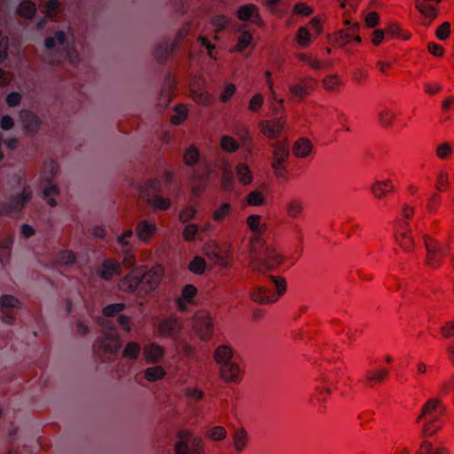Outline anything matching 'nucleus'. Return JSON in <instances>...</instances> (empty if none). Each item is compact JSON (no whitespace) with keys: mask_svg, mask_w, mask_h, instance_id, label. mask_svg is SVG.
<instances>
[{"mask_svg":"<svg viewBox=\"0 0 454 454\" xmlns=\"http://www.w3.org/2000/svg\"><path fill=\"white\" fill-rule=\"evenodd\" d=\"M340 348L336 345H326L322 350L323 359L330 363L333 362L335 365L316 380L314 396L318 401L325 402L336 387L337 383L342 380L346 375L344 364L340 361Z\"/></svg>","mask_w":454,"mask_h":454,"instance_id":"nucleus-1","label":"nucleus"},{"mask_svg":"<svg viewBox=\"0 0 454 454\" xmlns=\"http://www.w3.org/2000/svg\"><path fill=\"white\" fill-rule=\"evenodd\" d=\"M445 412V407L439 398L428 399L421 407V411L416 418V423L424 421L423 436H431L442 428L441 418Z\"/></svg>","mask_w":454,"mask_h":454,"instance_id":"nucleus-2","label":"nucleus"},{"mask_svg":"<svg viewBox=\"0 0 454 454\" xmlns=\"http://www.w3.org/2000/svg\"><path fill=\"white\" fill-rule=\"evenodd\" d=\"M272 286H255L250 293V299L261 305L277 302L283 296L287 289L286 281L280 276H270Z\"/></svg>","mask_w":454,"mask_h":454,"instance_id":"nucleus-3","label":"nucleus"},{"mask_svg":"<svg viewBox=\"0 0 454 454\" xmlns=\"http://www.w3.org/2000/svg\"><path fill=\"white\" fill-rule=\"evenodd\" d=\"M290 156L287 140H279L272 145V158L270 167L278 179H287V163Z\"/></svg>","mask_w":454,"mask_h":454,"instance_id":"nucleus-4","label":"nucleus"},{"mask_svg":"<svg viewBox=\"0 0 454 454\" xmlns=\"http://www.w3.org/2000/svg\"><path fill=\"white\" fill-rule=\"evenodd\" d=\"M178 441L174 444L175 454H204L205 443L201 437L193 436L190 429L177 432Z\"/></svg>","mask_w":454,"mask_h":454,"instance_id":"nucleus-5","label":"nucleus"},{"mask_svg":"<svg viewBox=\"0 0 454 454\" xmlns=\"http://www.w3.org/2000/svg\"><path fill=\"white\" fill-rule=\"evenodd\" d=\"M32 197L33 191L31 187L25 185L20 193L12 196L8 202L0 205V215L9 217L19 216Z\"/></svg>","mask_w":454,"mask_h":454,"instance_id":"nucleus-6","label":"nucleus"},{"mask_svg":"<svg viewBox=\"0 0 454 454\" xmlns=\"http://www.w3.org/2000/svg\"><path fill=\"white\" fill-rule=\"evenodd\" d=\"M257 247V252H251L258 255L263 254V258L258 261V263L262 265L258 266L259 270H273L284 262L285 257L278 251L277 247L273 244L267 245L265 241H263V245H258Z\"/></svg>","mask_w":454,"mask_h":454,"instance_id":"nucleus-7","label":"nucleus"},{"mask_svg":"<svg viewBox=\"0 0 454 454\" xmlns=\"http://www.w3.org/2000/svg\"><path fill=\"white\" fill-rule=\"evenodd\" d=\"M140 278L142 280V295L147 296L154 291L160 284L165 274V268L161 264H155L145 271H141Z\"/></svg>","mask_w":454,"mask_h":454,"instance_id":"nucleus-8","label":"nucleus"},{"mask_svg":"<svg viewBox=\"0 0 454 454\" xmlns=\"http://www.w3.org/2000/svg\"><path fill=\"white\" fill-rule=\"evenodd\" d=\"M117 287L123 293L136 294L139 297H145V295H142L140 268L133 269L124 277L121 278L117 283Z\"/></svg>","mask_w":454,"mask_h":454,"instance_id":"nucleus-9","label":"nucleus"},{"mask_svg":"<svg viewBox=\"0 0 454 454\" xmlns=\"http://www.w3.org/2000/svg\"><path fill=\"white\" fill-rule=\"evenodd\" d=\"M262 217L259 215H250L247 218V224L248 229L253 232L250 239L251 251L257 252L258 245H263L262 234L267 230V224L261 223Z\"/></svg>","mask_w":454,"mask_h":454,"instance_id":"nucleus-10","label":"nucleus"},{"mask_svg":"<svg viewBox=\"0 0 454 454\" xmlns=\"http://www.w3.org/2000/svg\"><path fill=\"white\" fill-rule=\"evenodd\" d=\"M424 243L427 249V265L433 269L440 267L444 255L442 246L428 235L424 236Z\"/></svg>","mask_w":454,"mask_h":454,"instance_id":"nucleus-11","label":"nucleus"},{"mask_svg":"<svg viewBox=\"0 0 454 454\" xmlns=\"http://www.w3.org/2000/svg\"><path fill=\"white\" fill-rule=\"evenodd\" d=\"M21 302L19 299L11 294H3L0 297V318L8 325L14 324L16 315L13 309L20 308Z\"/></svg>","mask_w":454,"mask_h":454,"instance_id":"nucleus-12","label":"nucleus"},{"mask_svg":"<svg viewBox=\"0 0 454 454\" xmlns=\"http://www.w3.org/2000/svg\"><path fill=\"white\" fill-rule=\"evenodd\" d=\"M219 378L227 384H239L244 378V366L240 360L218 369Z\"/></svg>","mask_w":454,"mask_h":454,"instance_id":"nucleus-13","label":"nucleus"},{"mask_svg":"<svg viewBox=\"0 0 454 454\" xmlns=\"http://www.w3.org/2000/svg\"><path fill=\"white\" fill-rule=\"evenodd\" d=\"M236 16L240 21L251 22L258 27H265L259 7L254 4H246L239 6L237 9Z\"/></svg>","mask_w":454,"mask_h":454,"instance_id":"nucleus-14","label":"nucleus"},{"mask_svg":"<svg viewBox=\"0 0 454 454\" xmlns=\"http://www.w3.org/2000/svg\"><path fill=\"white\" fill-rule=\"evenodd\" d=\"M191 98L199 105L208 106L212 103V96L205 90V80L202 76L194 77L190 82Z\"/></svg>","mask_w":454,"mask_h":454,"instance_id":"nucleus-15","label":"nucleus"},{"mask_svg":"<svg viewBox=\"0 0 454 454\" xmlns=\"http://www.w3.org/2000/svg\"><path fill=\"white\" fill-rule=\"evenodd\" d=\"M416 10L424 18L423 25L430 26L439 15V6H436L431 0H414Z\"/></svg>","mask_w":454,"mask_h":454,"instance_id":"nucleus-16","label":"nucleus"},{"mask_svg":"<svg viewBox=\"0 0 454 454\" xmlns=\"http://www.w3.org/2000/svg\"><path fill=\"white\" fill-rule=\"evenodd\" d=\"M99 347L104 352L109 354H115L120 349V337L114 326L104 330V336L99 340Z\"/></svg>","mask_w":454,"mask_h":454,"instance_id":"nucleus-17","label":"nucleus"},{"mask_svg":"<svg viewBox=\"0 0 454 454\" xmlns=\"http://www.w3.org/2000/svg\"><path fill=\"white\" fill-rule=\"evenodd\" d=\"M359 31L360 27L358 23H353L352 26L340 29L335 33L334 41L340 47L348 44L352 41L360 43L362 42V38L359 35Z\"/></svg>","mask_w":454,"mask_h":454,"instance_id":"nucleus-18","label":"nucleus"},{"mask_svg":"<svg viewBox=\"0 0 454 454\" xmlns=\"http://www.w3.org/2000/svg\"><path fill=\"white\" fill-rule=\"evenodd\" d=\"M182 329L181 322L174 317L164 318L158 325V333L162 338L176 339Z\"/></svg>","mask_w":454,"mask_h":454,"instance_id":"nucleus-19","label":"nucleus"},{"mask_svg":"<svg viewBox=\"0 0 454 454\" xmlns=\"http://www.w3.org/2000/svg\"><path fill=\"white\" fill-rule=\"evenodd\" d=\"M317 82L313 78H304L300 82L290 85V93L300 101L305 99L317 88Z\"/></svg>","mask_w":454,"mask_h":454,"instance_id":"nucleus-20","label":"nucleus"},{"mask_svg":"<svg viewBox=\"0 0 454 454\" xmlns=\"http://www.w3.org/2000/svg\"><path fill=\"white\" fill-rule=\"evenodd\" d=\"M285 125L286 121L282 117L274 120L261 121L258 123L261 133L271 139L277 138L281 135Z\"/></svg>","mask_w":454,"mask_h":454,"instance_id":"nucleus-21","label":"nucleus"},{"mask_svg":"<svg viewBox=\"0 0 454 454\" xmlns=\"http://www.w3.org/2000/svg\"><path fill=\"white\" fill-rule=\"evenodd\" d=\"M213 357L218 369L239 360L233 348L229 345L217 346L214 350Z\"/></svg>","mask_w":454,"mask_h":454,"instance_id":"nucleus-22","label":"nucleus"},{"mask_svg":"<svg viewBox=\"0 0 454 454\" xmlns=\"http://www.w3.org/2000/svg\"><path fill=\"white\" fill-rule=\"evenodd\" d=\"M188 30L189 29L187 27H182L177 32L176 37L172 43L170 48L167 43H162L156 47L154 51V56L159 62L162 63L168 58V56L176 50L179 43L187 35Z\"/></svg>","mask_w":454,"mask_h":454,"instance_id":"nucleus-23","label":"nucleus"},{"mask_svg":"<svg viewBox=\"0 0 454 454\" xmlns=\"http://www.w3.org/2000/svg\"><path fill=\"white\" fill-rule=\"evenodd\" d=\"M395 239L399 246L406 252H411L415 247L414 239L411 231L408 229V223L406 222H397Z\"/></svg>","mask_w":454,"mask_h":454,"instance_id":"nucleus-24","label":"nucleus"},{"mask_svg":"<svg viewBox=\"0 0 454 454\" xmlns=\"http://www.w3.org/2000/svg\"><path fill=\"white\" fill-rule=\"evenodd\" d=\"M388 375V370L383 367L368 370L364 376L363 383L366 387H374L382 384Z\"/></svg>","mask_w":454,"mask_h":454,"instance_id":"nucleus-25","label":"nucleus"},{"mask_svg":"<svg viewBox=\"0 0 454 454\" xmlns=\"http://www.w3.org/2000/svg\"><path fill=\"white\" fill-rule=\"evenodd\" d=\"M121 272V264L115 259H105L101 269L98 271V276L106 281L111 280L114 276L120 275Z\"/></svg>","mask_w":454,"mask_h":454,"instance_id":"nucleus-26","label":"nucleus"},{"mask_svg":"<svg viewBox=\"0 0 454 454\" xmlns=\"http://www.w3.org/2000/svg\"><path fill=\"white\" fill-rule=\"evenodd\" d=\"M157 231L155 224L149 223L146 220L140 221L136 227V234L139 240L148 243Z\"/></svg>","mask_w":454,"mask_h":454,"instance_id":"nucleus-27","label":"nucleus"},{"mask_svg":"<svg viewBox=\"0 0 454 454\" xmlns=\"http://www.w3.org/2000/svg\"><path fill=\"white\" fill-rule=\"evenodd\" d=\"M313 150V144L309 138L300 137L292 146L293 154L296 158H307L310 155Z\"/></svg>","mask_w":454,"mask_h":454,"instance_id":"nucleus-28","label":"nucleus"},{"mask_svg":"<svg viewBox=\"0 0 454 454\" xmlns=\"http://www.w3.org/2000/svg\"><path fill=\"white\" fill-rule=\"evenodd\" d=\"M231 438L237 452L241 453L247 450L249 443V435L244 427L236 428Z\"/></svg>","mask_w":454,"mask_h":454,"instance_id":"nucleus-29","label":"nucleus"},{"mask_svg":"<svg viewBox=\"0 0 454 454\" xmlns=\"http://www.w3.org/2000/svg\"><path fill=\"white\" fill-rule=\"evenodd\" d=\"M20 119L23 124V128L27 132L35 133L41 125L39 118L27 110H22L20 112Z\"/></svg>","mask_w":454,"mask_h":454,"instance_id":"nucleus-30","label":"nucleus"},{"mask_svg":"<svg viewBox=\"0 0 454 454\" xmlns=\"http://www.w3.org/2000/svg\"><path fill=\"white\" fill-rule=\"evenodd\" d=\"M194 330L202 340H208L213 334V324L208 317L203 320H196Z\"/></svg>","mask_w":454,"mask_h":454,"instance_id":"nucleus-31","label":"nucleus"},{"mask_svg":"<svg viewBox=\"0 0 454 454\" xmlns=\"http://www.w3.org/2000/svg\"><path fill=\"white\" fill-rule=\"evenodd\" d=\"M143 355L147 363H156L164 356V349L159 345L149 344L145 346Z\"/></svg>","mask_w":454,"mask_h":454,"instance_id":"nucleus-32","label":"nucleus"},{"mask_svg":"<svg viewBox=\"0 0 454 454\" xmlns=\"http://www.w3.org/2000/svg\"><path fill=\"white\" fill-rule=\"evenodd\" d=\"M394 184L390 179L378 181L372 186V192L375 198L381 199L394 191Z\"/></svg>","mask_w":454,"mask_h":454,"instance_id":"nucleus-33","label":"nucleus"},{"mask_svg":"<svg viewBox=\"0 0 454 454\" xmlns=\"http://www.w3.org/2000/svg\"><path fill=\"white\" fill-rule=\"evenodd\" d=\"M396 116L397 114L394 110L384 107L378 113L379 124L385 129H389L393 126Z\"/></svg>","mask_w":454,"mask_h":454,"instance_id":"nucleus-34","label":"nucleus"},{"mask_svg":"<svg viewBox=\"0 0 454 454\" xmlns=\"http://www.w3.org/2000/svg\"><path fill=\"white\" fill-rule=\"evenodd\" d=\"M304 210L303 203L299 199H292L286 204V213L292 219L299 218Z\"/></svg>","mask_w":454,"mask_h":454,"instance_id":"nucleus-35","label":"nucleus"},{"mask_svg":"<svg viewBox=\"0 0 454 454\" xmlns=\"http://www.w3.org/2000/svg\"><path fill=\"white\" fill-rule=\"evenodd\" d=\"M237 177L244 185L250 184L253 181L252 172L246 163H239L236 167Z\"/></svg>","mask_w":454,"mask_h":454,"instance_id":"nucleus-36","label":"nucleus"},{"mask_svg":"<svg viewBox=\"0 0 454 454\" xmlns=\"http://www.w3.org/2000/svg\"><path fill=\"white\" fill-rule=\"evenodd\" d=\"M416 454H450V451L445 447L434 448L432 442L425 440L421 442Z\"/></svg>","mask_w":454,"mask_h":454,"instance_id":"nucleus-37","label":"nucleus"},{"mask_svg":"<svg viewBox=\"0 0 454 454\" xmlns=\"http://www.w3.org/2000/svg\"><path fill=\"white\" fill-rule=\"evenodd\" d=\"M35 5L32 1L24 0L19 4L17 13L20 17L32 19L35 14Z\"/></svg>","mask_w":454,"mask_h":454,"instance_id":"nucleus-38","label":"nucleus"},{"mask_svg":"<svg viewBox=\"0 0 454 454\" xmlns=\"http://www.w3.org/2000/svg\"><path fill=\"white\" fill-rule=\"evenodd\" d=\"M175 114L170 118V122L173 125L182 124L187 118L188 109L185 105L179 104L174 107Z\"/></svg>","mask_w":454,"mask_h":454,"instance_id":"nucleus-39","label":"nucleus"},{"mask_svg":"<svg viewBox=\"0 0 454 454\" xmlns=\"http://www.w3.org/2000/svg\"><path fill=\"white\" fill-rule=\"evenodd\" d=\"M76 262V255L71 250H62L60 251L56 258V264L60 266H67L74 264Z\"/></svg>","mask_w":454,"mask_h":454,"instance_id":"nucleus-40","label":"nucleus"},{"mask_svg":"<svg viewBox=\"0 0 454 454\" xmlns=\"http://www.w3.org/2000/svg\"><path fill=\"white\" fill-rule=\"evenodd\" d=\"M147 203L155 209L167 210L170 207L171 202L168 198L160 195L152 196L147 199Z\"/></svg>","mask_w":454,"mask_h":454,"instance_id":"nucleus-41","label":"nucleus"},{"mask_svg":"<svg viewBox=\"0 0 454 454\" xmlns=\"http://www.w3.org/2000/svg\"><path fill=\"white\" fill-rule=\"evenodd\" d=\"M140 192L143 195L151 198L153 194L161 192L160 182L158 179L149 180L141 187Z\"/></svg>","mask_w":454,"mask_h":454,"instance_id":"nucleus-42","label":"nucleus"},{"mask_svg":"<svg viewBox=\"0 0 454 454\" xmlns=\"http://www.w3.org/2000/svg\"><path fill=\"white\" fill-rule=\"evenodd\" d=\"M232 207L230 203H223L212 214L213 221L216 223L223 222L231 213Z\"/></svg>","mask_w":454,"mask_h":454,"instance_id":"nucleus-43","label":"nucleus"},{"mask_svg":"<svg viewBox=\"0 0 454 454\" xmlns=\"http://www.w3.org/2000/svg\"><path fill=\"white\" fill-rule=\"evenodd\" d=\"M166 375V372L161 366L149 367L145 372V378L149 382H154L161 380Z\"/></svg>","mask_w":454,"mask_h":454,"instance_id":"nucleus-44","label":"nucleus"},{"mask_svg":"<svg viewBox=\"0 0 454 454\" xmlns=\"http://www.w3.org/2000/svg\"><path fill=\"white\" fill-rule=\"evenodd\" d=\"M221 149L226 153H234L236 152L239 145L238 142L231 136H223L220 140Z\"/></svg>","mask_w":454,"mask_h":454,"instance_id":"nucleus-45","label":"nucleus"},{"mask_svg":"<svg viewBox=\"0 0 454 454\" xmlns=\"http://www.w3.org/2000/svg\"><path fill=\"white\" fill-rule=\"evenodd\" d=\"M252 40H253L252 34L247 30L243 31L240 34V35L239 36L237 44L235 46V51L238 52L244 51L245 49H247L248 47V45H250V43H252Z\"/></svg>","mask_w":454,"mask_h":454,"instance_id":"nucleus-46","label":"nucleus"},{"mask_svg":"<svg viewBox=\"0 0 454 454\" xmlns=\"http://www.w3.org/2000/svg\"><path fill=\"white\" fill-rule=\"evenodd\" d=\"M188 269L194 274L200 275L206 270V261L200 256H196L192 260L188 265Z\"/></svg>","mask_w":454,"mask_h":454,"instance_id":"nucleus-47","label":"nucleus"},{"mask_svg":"<svg viewBox=\"0 0 454 454\" xmlns=\"http://www.w3.org/2000/svg\"><path fill=\"white\" fill-rule=\"evenodd\" d=\"M226 429L222 426H215L207 431V436L214 441L220 442L226 438Z\"/></svg>","mask_w":454,"mask_h":454,"instance_id":"nucleus-48","label":"nucleus"},{"mask_svg":"<svg viewBox=\"0 0 454 454\" xmlns=\"http://www.w3.org/2000/svg\"><path fill=\"white\" fill-rule=\"evenodd\" d=\"M140 349L138 343L134 341L129 342L123 349L122 356L125 358L135 360L137 358Z\"/></svg>","mask_w":454,"mask_h":454,"instance_id":"nucleus-49","label":"nucleus"},{"mask_svg":"<svg viewBox=\"0 0 454 454\" xmlns=\"http://www.w3.org/2000/svg\"><path fill=\"white\" fill-rule=\"evenodd\" d=\"M198 294V290L195 286L193 285H186L183 287L181 292V298L182 300H184L189 304L194 303V298L196 297Z\"/></svg>","mask_w":454,"mask_h":454,"instance_id":"nucleus-50","label":"nucleus"},{"mask_svg":"<svg viewBox=\"0 0 454 454\" xmlns=\"http://www.w3.org/2000/svg\"><path fill=\"white\" fill-rule=\"evenodd\" d=\"M12 244V238L10 237L4 241L0 246V262L2 264H6L11 256V246Z\"/></svg>","mask_w":454,"mask_h":454,"instance_id":"nucleus-51","label":"nucleus"},{"mask_svg":"<svg viewBox=\"0 0 454 454\" xmlns=\"http://www.w3.org/2000/svg\"><path fill=\"white\" fill-rule=\"evenodd\" d=\"M247 203L249 206L259 207L265 203V198L259 191H253L247 195Z\"/></svg>","mask_w":454,"mask_h":454,"instance_id":"nucleus-52","label":"nucleus"},{"mask_svg":"<svg viewBox=\"0 0 454 454\" xmlns=\"http://www.w3.org/2000/svg\"><path fill=\"white\" fill-rule=\"evenodd\" d=\"M125 308H126V304L123 302L113 303V304H109V305L106 306L103 309L102 313L105 317H114L118 313L123 311L125 309Z\"/></svg>","mask_w":454,"mask_h":454,"instance_id":"nucleus-53","label":"nucleus"},{"mask_svg":"<svg viewBox=\"0 0 454 454\" xmlns=\"http://www.w3.org/2000/svg\"><path fill=\"white\" fill-rule=\"evenodd\" d=\"M199 151L194 146H191L185 150L184 154V162L187 166H192L197 163L199 160Z\"/></svg>","mask_w":454,"mask_h":454,"instance_id":"nucleus-54","label":"nucleus"},{"mask_svg":"<svg viewBox=\"0 0 454 454\" xmlns=\"http://www.w3.org/2000/svg\"><path fill=\"white\" fill-rule=\"evenodd\" d=\"M439 333L443 340L454 339V320L445 322L440 327Z\"/></svg>","mask_w":454,"mask_h":454,"instance_id":"nucleus-55","label":"nucleus"},{"mask_svg":"<svg viewBox=\"0 0 454 454\" xmlns=\"http://www.w3.org/2000/svg\"><path fill=\"white\" fill-rule=\"evenodd\" d=\"M228 23L229 19L223 14L215 15L211 18V24L215 27V34L224 30Z\"/></svg>","mask_w":454,"mask_h":454,"instance_id":"nucleus-56","label":"nucleus"},{"mask_svg":"<svg viewBox=\"0 0 454 454\" xmlns=\"http://www.w3.org/2000/svg\"><path fill=\"white\" fill-rule=\"evenodd\" d=\"M235 133L239 137L243 145L247 147L252 146V137L247 127L239 126L236 129Z\"/></svg>","mask_w":454,"mask_h":454,"instance_id":"nucleus-57","label":"nucleus"},{"mask_svg":"<svg viewBox=\"0 0 454 454\" xmlns=\"http://www.w3.org/2000/svg\"><path fill=\"white\" fill-rule=\"evenodd\" d=\"M296 41L301 47H307L310 43V33L305 27H301L298 29Z\"/></svg>","mask_w":454,"mask_h":454,"instance_id":"nucleus-58","label":"nucleus"},{"mask_svg":"<svg viewBox=\"0 0 454 454\" xmlns=\"http://www.w3.org/2000/svg\"><path fill=\"white\" fill-rule=\"evenodd\" d=\"M451 25L448 21L442 22L435 30V36L441 40H447L450 35Z\"/></svg>","mask_w":454,"mask_h":454,"instance_id":"nucleus-59","label":"nucleus"},{"mask_svg":"<svg viewBox=\"0 0 454 454\" xmlns=\"http://www.w3.org/2000/svg\"><path fill=\"white\" fill-rule=\"evenodd\" d=\"M313 12V9L305 3H297L293 7V13L301 17H309Z\"/></svg>","mask_w":454,"mask_h":454,"instance_id":"nucleus-60","label":"nucleus"},{"mask_svg":"<svg viewBox=\"0 0 454 454\" xmlns=\"http://www.w3.org/2000/svg\"><path fill=\"white\" fill-rule=\"evenodd\" d=\"M341 83L340 78L336 74L326 76L323 80V86L327 90H334Z\"/></svg>","mask_w":454,"mask_h":454,"instance_id":"nucleus-61","label":"nucleus"},{"mask_svg":"<svg viewBox=\"0 0 454 454\" xmlns=\"http://www.w3.org/2000/svg\"><path fill=\"white\" fill-rule=\"evenodd\" d=\"M196 208L193 206H186L179 212L178 218L182 223H188L196 215Z\"/></svg>","mask_w":454,"mask_h":454,"instance_id":"nucleus-62","label":"nucleus"},{"mask_svg":"<svg viewBox=\"0 0 454 454\" xmlns=\"http://www.w3.org/2000/svg\"><path fill=\"white\" fill-rule=\"evenodd\" d=\"M135 263H136L135 253L130 249H127V250L123 251L122 262L121 264L123 265V267L126 269H131L134 267Z\"/></svg>","mask_w":454,"mask_h":454,"instance_id":"nucleus-63","label":"nucleus"},{"mask_svg":"<svg viewBox=\"0 0 454 454\" xmlns=\"http://www.w3.org/2000/svg\"><path fill=\"white\" fill-rule=\"evenodd\" d=\"M449 176L446 172H440L437 176L435 187L440 192L447 191L449 188Z\"/></svg>","mask_w":454,"mask_h":454,"instance_id":"nucleus-64","label":"nucleus"}]
</instances>
